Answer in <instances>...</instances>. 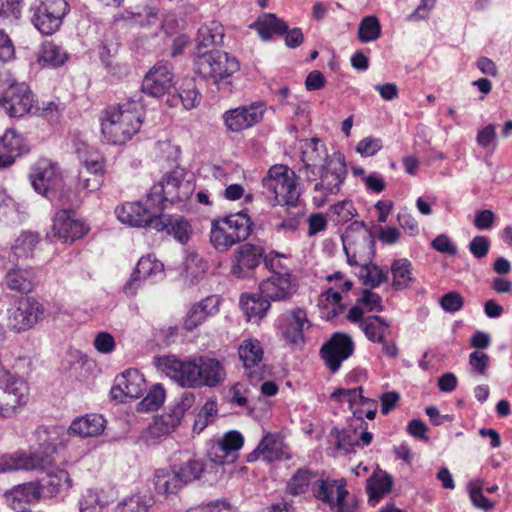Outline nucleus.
Wrapping results in <instances>:
<instances>
[{
	"label": "nucleus",
	"mask_w": 512,
	"mask_h": 512,
	"mask_svg": "<svg viewBox=\"0 0 512 512\" xmlns=\"http://www.w3.org/2000/svg\"><path fill=\"white\" fill-rule=\"evenodd\" d=\"M302 165L299 176L313 184L312 201L317 208L326 205L330 195H336L347 177L345 157L341 153L330 155L322 141L313 137L303 141L301 146Z\"/></svg>",
	"instance_id": "1"
},
{
	"label": "nucleus",
	"mask_w": 512,
	"mask_h": 512,
	"mask_svg": "<svg viewBox=\"0 0 512 512\" xmlns=\"http://www.w3.org/2000/svg\"><path fill=\"white\" fill-rule=\"evenodd\" d=\"M142 105L129 100L117 107H109L101 122V131L107 142L124 144L135 135L142 124Z\"/></svg>",
	"instance_id": "2"
},
{
	"label": "nucleus",
	"mask_w": 512,
	"mask_h": 512,
	"mask_svg": "<svg viewBox=\"0 0 512 512\" xmlns=\"http://www.w3.org/2000/svg\"><path fill=\"white\" fill-rule=\"evenodd\" d=\"M39 445V452L31 454L13 453L0 456V473L19 470L44 469L52 462L51 455L56 451L54 438L47 427H39L35 431Z\"/></svg>",
	"instance_id": "3"
},
{
	"label": "nucleus",
	"mask_w": 512,
	"mask_h": 512,
	"mask_svg": "<svg viewBox=\"0 0 512 512\" xmlns=\"http://www.w3.org/2000/svg\"><path fill=\"white\" fill-rule=\"evenodd\" d=\"M252 224L244 211L214 219L211 221L210 243L218 252H226L250 236Z\"/></svg>",
	"instance_id": "4"
},
{
	"label": "nucleus",
	"mask_w": 512,
	"mask_h": 512,
	"mask_svg": "<svg viewBox=\"0 0 512 512\" xmlns=\"http://www.w3.org/2000/svg\"><path fill=\"white\" fill-rule=\"evenodd\" d=\"M194 190V183L185 178L183 170H174L164 175L160 182L152 186L147 194V202H151L158 210H164L168 204L188 200Z\"/></svg>",
	"instance_id": "5"
},
{
	"label": "nucleus",
	"mask_w": 512,
	"mask_h": 512,
	"mask_svg": "<svg viewBox=\"0 0 512 512\" xmlns=\"http://www.w3.org/2000/svg\"><path fill=\"white\" fill-rule=\"evenodd\" d=\"M347 262L351 266H367L375 255V239L363 222L354 221L341 236Z\"/></svg>",
	"instance_id": "6"
},
{
	"label": "nucleus",
	"mask_w": 512,
	"mask_h": 512,
	"mask_svg": "<svg viewBox=\"0 0 512 512\" xmlns=\"http://www.w3.org/2000/svg\"><path fill=\"white\" fill-rule=\"evenodd\" d=\"M194 66L196 73L218 86L230 85L232 75L240 69L234 56L218 50L199 54L194 60Z\"/></svg>",
	"instance_id": "7"
},
{
	"label": "nucleus",
	"mask_w": 512,
	"mask_h": 512,
	"mask_svg": "<svg viewBox=\"0 0 512 512\" xmlns=\"http://www.w3.org/2000/svg\"><path fill=\"white\" fill-rule=\"evenodd\" d=\"M302 179L286 165L272 166L263 178V187L270 191L278 203L294 207L298 203L301 189L298 180Z\"/></svg>",
	"instance_id": "8"
},
{
	"label": "nucleus",
	"mask_w": 512,
	"mask_h": 512,
	"mask_svg": "<svg viewBox=\"0 0 512 512\" xmlns=\"http://www.w3.org/2000/svg\"><path fill=\"white\" fill-rule=\"evenodd\" d=\"M34 94L25 83L14 81L8 74L0 75V106L10 117H22L34 106Z\"/></svg>",
	"instance_id": "9"
},
{
	"label": "nucleus",
	"mask_w": 512,
	"mask_h": 512,
	"mask_svg": "<svg viewBox=\"0 0 512 512\" xmlns=\"http://www.w3.org/2000/svg\"><path fill=\"white\" fill-rule=\"evenodd\" d=\"M31 10L35 28L44 35H51L60 28L69 5L65 0H36Z\"/></svg>",
	"instance_id": "10"
},
{
	"label": "nucleus",
	"mask_w": 512,
	"mask_h": 512,
	"mask_svg": "<svg viewBox=\"0 0 512 512\" xmlns=\"http://www.w3.org/2000/svg\"><path fill=\"white\" fill-rule=\"evenodd\" d=\"M250 28L255 29L263 41H270L273 33L285 35V44L292 49L299 47L304 41V35L300 28L289 30L288 25L273 13L259 17L250 25Z\"/></svg>",
	"instance_id": "11"
},
{
	"label": "nucleus",
	"mask_w": 512,
	"mask_h": 512,
	"mask_svg": "<svg viewBox=\"0 0 512 512\" xmlns=\"http://www.w3.org/2000/svg\"><path fill=\"white\" fill-rule=\"evenodd\" d=\"M43 317V305L33 297H23L7 310V325L13 331L23 332L32 328Z\"/></svg>",
	"instance_id": "12"
},
{
	"label": "nucleus",
	"mask_w": 512,
	"mask_h": 512,
	"mask_svg": "<svg viewBox=\"0 0 512 512\" xmlns=\"http://www.w3.org/2000/svg\"><path fill=\"white\" fill-rule=\"evenodd\" d=\"M159 365L166 375L180 386L200 388L197 357L183 361L175 356H166L159 360Z\"/></svg>",
	"instance_id": "13"
},
{
	"label": "nucleus",
	"mask_w": 512,
	"mask_h": 512,
	"mask_svg": "<svg viewBox=\"0 0 512 512\" xmlns=\"http://www.w3.org/2000/svg\"><path fill=\"white\" fill-rule=\"evenodd\" d=\"M29 178L34 190L48 199L55 195L61 184V173L57 163L46 158L39 159L33 165Z\"/></svg>",
	"instance_id": "14"
},
{
	"label": "nucleus",
	"mask_w": 512,
	"mask_h": 512,
	"mask_svg": "<svg viewBox=\"0 0 512 512\" xmlns=\"http://www.w3.org/2000/svg\"><path fill=\"white\" fill-rule=\"evenodd\" d=\"M265 112V103L258 101L229 109L223 113L222 119L227 130L239 133L260 123Z\"/></svg>",
	"instance_id": "15"
},
{
	"label": "nucleus",
	"mask_w": 512,
	"mask_h": 512,
	"mask_svg": "<svg viewBox=\"0 0 512 512\" xmlns=\"http://www.w3.org/2000/svg\"><path fill=\"white\" fill-rule=\"evenodd\" d=\"M63 208L58 211L53 220L52 230L54 237L63 243H73L76 239L82 238L89 231V227L82 221L75 218V212L66 208L64 195H61Z\"/></svg>",
	"instance_id": "16"
},
{
	"label": "nucleus",
	"mask_w": 512,
	"mask_h": 512,
	"mask_svg": "<svg viewBox=\"0 0 512 512\" xmlns=\"http://www.w3.org/2000/svg\"><path fill=\"white\" fill-rule=\"evenodd\" d=\"M174 84V73L171 64L159 61L146 73L141 87L145 94L160 98L169 93Z\"/></svg>",
	"instance_id": "17"
},
{
	"label": "nucleus",
	"mask_w": 512,
	"mask_h": 512,
	"mask_svg": "<svg viewBox=\"0 0 512 512\" xmlns=\"http://www.w3.org/2000/svg\"><path fill=\"white\" fill-rule=\"evenodd\" d=\"M164 277V265L159 260L148 255L141 257L130 277L123 287V292L133 297L145 280L156 281Z\"/></svg>",
	"instance_id": "18"
},
{
	"label": "nucleus",
	"mask_w": 512,
	"mask_h": 512,
	"mask_svg": "<svg viewBox=\"0 0 512 512\" xmlns=\"http://www.w3.org/2000/svg\"><path fill=\"white\" fill-rule=\"evenodd\" d=\"M354 351L351 337L344 333H335L320 350L321 357L331 372L339 370L341 363L348 359Z\"/></svg>",
	"instance_id": "19"
},
{
	"label": "nucleus",
	"mask_w": 512,
	"mask_h": 512,
	"mask_svg": "<svg viewBox=\"0 0 512 512\" xmlns=\"http://www.w3.org/2000/svg\"><path fill=\"white\" fill-rule=\"evenodd\" d=\"M145 389L146 381L143 375L136 369H128L116 377L110 394L112 399L124 402L126 398L141 397Z\"/></svg>",
	"instance_id": "20"
},
{
	"label": "nucleus",
	"mask_w": 512,
	"mask_h": 512,
	"mask_svg": "<svg viewBox=\"0 0 512 512\" xmlns=\"http://www.w3.org/2000/svg\"><path fill=\"white\" fill-rule=\"evenodd\" d=\"M265 249L260 245L245 243L235 253L231 266V274L237 278H245L263 262Z\"/></svg>",
	"instance_id": "21"
},
{
	"label": "nucleus",
	"mask_w": 512,
	"mask_h": 512,
	"mask_svg": "<svg viewBox=\"0 0 512 512\" xmlns=\"http://www.w3.org/2000/svg\"><path fill=\"white\" fill-rule=\"evenodd\" d=\"M196 396L193 392L185 391L179 401L171 408L170 412L156 418L151 426L152 433L163 435L172 432L181 422L185 412L195 403Z\"/></svg>",
	"instance_id": "22"
},
{
	"label": "nucleus",
	"mask_w": 512,
	"mask_h": 512,
	"mask_svg": "<svg viewBox=\"0 0 512 512\" xmlns=\"http://www.w3.org/2000/svg\"><path fill=\"white\" fill-rule=\"evenodd\" d=\"M238 354L243 362L246 375L253 385H257L264 379L261 361L264 351L261 343L255 339L243 341L238 349Z\"/></svg>",
	"instance_id": "23"
},
{
	"label": "nucleus",
	"mask_w": 512,
	"mask_h": 512,
	"mask_svg": "<svg viewBox=\"0 0 512 512\" xmlns=\"http://www.w3.org/2000/svg\"><path fill=\"white\" fill-rule=\"evenodd\" d=\"M3 283L11 291L28 294L38 284L37 271L31 267L22 268L16 265L6 272Z\"/></svg>",
	"instance_id": "24"
},
{
	"label": "nucleus",
	"mask_w": 512,
	"mask_h": 512,
	"mask_svg": "<svg viewBox=\"0 0 512 512\" xmlns=\"http://www.w3.org/2000/svg\"><path fill=\"white\" fill-rule=\"evenodd\" d=\"M346 484L344 478L319 479L313 483L312 492L317 499L332 506L335 502L341 503L346 499L348 495Z\"/></svg>",
	"instance_id": "25"
},
{
	"label": "nucleus",
	"mask_w": 512,
	"mask_h": 512,
	"mask_svg": "<svg viewBox=\"0 0 512 512\" xmlns=\"http://www.w3.org/2000/svg\"><path fill=\"white\" fill-rule=\"evenodd\" d=\"M281 321L283 324V334L288 341L293 344L303 342L305 327H310L304 309L295 308L285 312L281 317Z\"/></svg>",
	"instance_id": "26"
},
{
	"label": "nucleus",
	"mask_w": 512,
	"mask_h": 512,
	"mask_svg": "<svg viewBox=\"0 0 512 512\" xmlns=\"http://www.w3.org/2000/svg\"><path fill=\"white\" fill-rule=\"evenodd\" d=\"M260 292L269 301H284L296 291L292 276H269L260 283Z\"/></svg>",
	"instance_id": "27"
},
{
	"label": "nucleus",
	"mask_w": 512,
	"mask_h": 512,
	"mask_svg": "<svg viewBox=\"0 0 512 512\" xmlns=\"http://www.w3.org/2000/svg\"><path fill=\"white\" fill-rule=\"evenodd\" d=\"M220 300L217 296H208L205 299L194 304L188 311L183 321V327L186 331H193L201 325L208 317L215 315L219 311Z\"/></svg>",
	"instance_id": "28"
},
{
	"label": "nucleus",
	"mask_w": 512,
	"mask_h": 512,
	"mask_svg": "<svg viewBox=\"0 0 512 512\" xmlns=\"http://www.w3.org/2000/svg\"><path fill=\"white\" fill-rule=\"evenodd\" d=\"M28 152L24 138L15 130L8 129L0 137V168L10 166L17 157Z\"/></svg>",
	"instance_id": "29"
},
{
	"label": "nucleus",
	"mask_w": 512,
	"mask_h": 512,
	"mask_svg": "<svg viewBox=\"0 0 512 512\" xmlns=\"http://www.w3.org/2000/svg\"><path fill=\"white\" fill-rule=\"evenodd\" d=\"M197 362L200 374V388H215L224 383L226 371L219 360L207 356H198Z\"/></svg>",
	"instance_id": "30"
},
{
	"label": "nucleus",
	"mask_w": 512,
	"mask_h": 512,
	"mask_svg": "<svg viewBox=\"0 0 512 512\" xmlns=\"http://www.w3.org/2000/svg\"><path fill=\"white\" fill-rule=\"evenodd\" d=\"M152 208L151 202L147 201L145 203H125L116 208V215L122 223L135 227H146Z\"/></svg>",
	"instance_id": "31"
},
{
	"label": "nucleus",
	"mask_w": 512,
	"mask_h": 512,
	"mask_svg": "<svg viewBox=\"0 0 512 512\" xmlns=\"http://www.w3.org/2000/svg\"><path fill=\"white\" fill-rule=\"evenodd\" d=\"M244 438L238 431L226 433L218 443L212 460L218 464L233 463L238 450L243 446Z\"/></svg>",
	"instance_id": "32"
},
{
	"label": "nucleus",
	"mask_w": 512,
	"mask_h": 512,
	"mask_svg": "<svg viewBox=\"0 0 512 512\" xmlns=\"http://www.w3.org/2000/svg\"><path fill=\"white\" fill-rule=\"evenodd\" d=\"M9 502L31 504L40 501L43 496V487L38 481H31L18 484L5 493Z\"/></svg>",
	"instance_id": "33"
},
{
	"label": "nucleus",
	"mask_w": 512,
	"mask_h": 512,
	"mask_svg": "<svg viewBox=\"0 0 512 512\" xmlns=\"http://www.w3.org/2000/svg\"><path fill=\"white\" fill-rule=\"evenodd\" d=\"M41 486L44 498H53L68 492L72 487V479L66 470L55 469L48 473Z\"/></svg>",
	"instance_id": "34"
},
{
	"label": "nucleus",
	"mask_w": 512,
	"mask_h": 512,
	"mask_svg": "<svg viewBox=\"0 0 512 512\" xmlns=\"http://www.w3.org/2000/svg\"><path fill=\"white\" fill-rule=\"evenodd\" d=\"M154 486L158 494L170 495L178 493L184 486L183 480L172 466L168 469H157L154 474Z\"/></svg>",
	"instance_id": "35"
},
{
	"label": "nucleus",
	"mask_w": 512,
	"mask_h": 512,
	"mask_svg": "<svg viewBox=\"0 0 512 512\" xmlns=\"http://www.w3.org/2000/svg\"><path fill=\"white\" fill-rule=\"evenodd\" d=\"M104 423L101 415L87 414L75 419L69 427V432L84 438L98 436L104 430Z\"/></svg>",
	"instance_id": "36"
},
{
	"label": "nucleus",
	"mask_w": 512,
	"mask_h": 512,
	"mask_svg": "<svg viewBox=\"0 0 512 512\" xmlns=\"http://www.w3.org/2000/svg\"><path fill=\"white\" fill-rule=\"evenodd\" d=\"M240 305L248 321L258 322L270 308V301L263 297L261 292L260 294H242Z\"/></svg>",
	"instance_id": "37"
},
{
	"label": "nucleus",
	"mask_w": 512,
	"mask_h": 512,
	"mask_svg": "<svg viewBox=\"0 0 512 512\" xmlns=\"http://www.w3.org/2000/svg\"><path fill=\"white\" fill-rule=\"evenodd\" d=\"M392 478L382 470H376L367 480L366 490L369 496V503L374 506L379 500L391 491Z\"/></svg>",
	"instance_id": "38"
},
{
	"label": "nucleus",
	"mask_w": 512,
	"mask_h": 512,
	"mask_svg": "<svg viewBox=\"0 0 512 512\" xmlns=\"http://www.w3.org/2000/svg\"><path fill=\"white\" fill-rule=\"evenodd\" d=\"M39 240L40 236L38 233L30 231L22 232L11 248L9 260L11 262H18L19 260L31 257Z\"/></svg>",
	"instance_id": "39"
},
{
	"label": "nucleus",
	"mask_w": 512,
	"mask_h": 512,
	"mask_svg": "<svg viewBox=\"0 0 512 512\" xmlns=\"http://www.w3.org/2000/svg\"><path fill=\"white\" fill-rule=\"evenodd\" d=\"M180 460L181 462L179 464H173V467L185 485L201 477L205 470V463L202 459L184 454Z\"/></svg>",
	"instance_id": "40"
},
{
	"label": "nucleus",
	"mask_w": 512,
	"mask_h": 512,
	"mask_svg": "<svg viewBox=\"0 0 512 512\" xmlns=\"http://www.w3.org/2000/svg\"><path fill=\"white\" fill-rule=\"evenodd\" d=\"M263 446V459L267 462L289 459L283 437L279 433H267L261 440Z\"/></svg>",
	"instance_id": "41"
},
{
	"label": "nucleus",
	"mask_w": 512,
	"mask_h": 512,
	"mask_svg": "<svg viewBox=\"0 0 512 512\" xmlns=\"http://www.w3.org/2000/svg\"><path fill=\"white\" fill-rule=\"evenodd\" d=\"M389 324L380 316L374 315L366 317L361 321V329L366 337L375 343L383 342Z\"/></svg>",
	"instance_id": "42"
},
{
	"label": "nucleus",
	"mask_w": 512,
	"mask_h": 512,
	"mask_svg": "<svg viewBox=\"0 0 512 512\" xmlns=\"http://www.w3.org/2000/svg\"><path fill=\"white\" fill-rule=\"evenodd\" d=\"M391 272L393 275V287L402 290L413 282L412 264L407 259H397L392 263Z\"/></svg>",
	"instance_id": "43"
},
{
	"label": "nucleus",
	"mask_w": 512,
	"mask_h": 512,
	"mask_svg": "<svg viewBox=\"0 0 512 512\" xmlns=\"http://www.w3.org/2000/svg\"><path fill=\"white\" fill-rule=\"evenodd\" d=\"M155 501L148 494H134L117 505V512H149Z\"/></svg>",
	"instance_id": "44"
},
{
	"label": "nucleus",
	"mask_w": 512,
	"mask_h": 512,
	"mask_svg": "<svg viewBox=\"0 0 512 512\" xmlns=\"http://www.w3.org/2000/svg\"><path fill=\"white\" fill-rule=\"evenodd\" d=\"M66 51L53 41H46L41 46L39 62L53 67L61 66L67 60Z\"/></svg>",
	"instance_id": "45"
},
{
	"label": "nucleus",
	"mask_w": 512,
	"mask_h": 512,
	"mask_svg": "<svg viewBox=\"0 0 512 512\" xmlns=\"http://www.w3.org/2000/svg\"><path fill=\"white\" fill-rule=\"evenodd\" d=\"M223 29L220 24L212 22L211 25H204L197 33L198 48H208L219 45L223 41Z\"/></svg>",
	"instance_id": "46"
},
{
	"label": "nucleus",
	"mask_w": 512,
	"mask_h": 512,
	"mask_svg": "<svg viewBox=\"0 0 512 512\" xmlns=\"http://www.w3.org/2000/svg\"><path fill=\"white\" fill-rule=\"evenodd\" d=\"M316 474L309 469L300 468L291 477L287 489L292 495L304 494L308 487L315 482Z\"/></svg>",
	"instance_id": "47"
},
{
	"label": "nucleus",
	"mask_w": 512,
	"mask_h": 512,
	"mask_svg": "<svg viewBox=\"0 0 512 512\" xmlns=\"http://www.w3.org/2000/svg\"><path fill=\"white\" fill-rule=\"evenodd\" d=\"M381 35V25L376 16L364 17L358 27V38L362 43L377 40Z\"/></svg>",
	"instance_id": "48"
},
{
	"label": "nucleus",
	"mask_w": 512,
	"mask_h": 512,
	"mask_svg": "<svg viewBox=\"0 0 512 512\" xmlns=\"http://www.w3.org/2000/svg\"><path fill=\"white\" fill-rule=\"evenodd\" d=\"M77 153L87 174L92 176L97 174L104 175V158L99 152H82L80 148H77Z\"/></svg>",
	"instance_id": "49"
},
{
	"label": "nucleus",
	"mask_w": 512,
	"mask_h": 512,
	"mask_svg": "<svg viewBox=\"0 0 512 512\" xmlns=\"http://www.w3.org/2000/svg\"><path fill=\"white\" fill-rule=\"evenodd\" d=\"M165 390L160 384H155L146 397L138 404L137 410L148 412L157 410L164 402Z\"/></svg>",
	"instance_id": "50"
},
{
	"label": "nucleus",
	"mask_w": 512,
	"mask_h": 512,
	"mask_svg": "<svg viewBox=\"0 0 512 512\" xmlns=\"http://www.w3.org/2000/svg\"><path fill=\"white\" fill-rule=\"evenodd\" d=\"M168 235H172L181 244H186L192 235V227L184 217L172 216Z\"/></svg>",
	"instance_id": "51"
},
{
	"label": "nucleus",
	"mask_w": 512,
	"mask_h": 512,
	"mask_svg": "<svg viewBox=\"0 0 512 512\" xmlns=\"http://www.w3.org/2000/svg\"><path fill=\"white\" fill-rule=\"evenodd\" d=\"M185 109L195 108L201 101V93L193 80L186 81L178 93Z\"/></svg>",
	"instance_id": "52"
},
{
	"label": "nucleus",
	"mask_w": 512,
	"mask_h": 512,
	"mask_svg": "<svg viewBox=\"0 0 512 512\" xmlns=\"http://www.w3.org/2000/svg\"><path fill=\"white\" fill-rule=\"evenodd\" d=\"M355 209L351 201H341L330 209V218L336 225H342L350 221L355 215Z\"/></svg>",
	"instance_id": "53"
},
{
	"label": "nucleus",
	"mask_w": 512,
	"mask_h": 512,
	"mask_svg": "<svg viewBox=\"0 0 512 512\" xmlns=\"http://www.w3.org/2000/svg\"><path fill=\"white\" fill-rule=\"evenodd\" d=\"M359 268L360 271L358 273V277L363 280L365 285L377 287L387 280V275L378 266H371L370 264Z\"/></svg>",
	"instance_id": "54"
},
{
	"label": "nucleus",
	"mask_w": 512,
	"mask_h": 512,
	"mask_svg": "<svg viewBox=\"0 0 512 512\" xmlns=\"http://www.w3.org/2000/svg\"><path fill=\"white\" fill-rule=\"evenodd\" d=\"M79 505L80 512H101L106 502L101 499L98 491L87 489L82 495Z\"/></svg>",
	"instance_id": "55"
},
{
	"label": "nucleus",
	"mask_w": 512,
	"mask_h": 512,
	"mask_svg": "<svg viewBox=\"0 0 512 512\" xmlns=\"http://www.w3.org/2000/svg\"><path fill=\"white\" fill-rule=\"evenodd\" d=\"M469 496L472 503L481 509L489 510L494 507V504L486 498L482 493V481L479 479L472 480L468 484Z\"/></svg>",
	"instance_id": "56"
},
{
	"label": "nucleus",
	"mask_w": 512,
	"mask_h": 512,
	"mask_svg": "<svg viewBox=\"0 0 512 512\" xmlns=\"http://www.w3.org/2000/svg\"><path fill=\"white\" fill-rule=\"evenodd\" d=\"M161 211L162 210H158L155 206H153L150 212V219L147 222L146 227H150L157 232L165 231L168 234L170 220L172 216L164 214L157 215V213Z\"/></svg>",
	"instance_id": "57"
},
{
	"label": "nucleus",
	"mask_w": 512,
	"mask_h": 512,
	"mask_svg": "<svg viewBox=\"0 0 512 512\" xmlns=\"http://www.w3.org/2000/svg\"><path fill=\"white\" fill-rule=\"evenodd\" d=\"M463 304V297L460 295V293L456 291H451L444 294L440 300V305L442 309L449 313L459 311L463 307Z\"/></svg>",
	"instance_id": "58"
},
{
	"label": "nucleus",
	"mask_w": 512,
	"mask_h": 512,
	"mask_svg": "<svg viewBox=\"0 0 512 512\" xmlns=\"http://www.w3.org/2000/svg\"><path fill=\"white\" fill-rule=\"evenodd\" d=\"M263 262L271 273L270 276H291L288 267L282 263L279 255H264Z\"/></svg>",
	"instance_id": "59"
},
{
	"label": "nucleus",
	"mask_w": 512,
	"mask_h": 512,
	"mask_svg": "<svg viewBox=\"0 0 512 512\" xmlns=\"http://www.w3.org/2000/svg\"><path fill=\"white\" fill-rule=\"evenodd\" d=\"M382 148V141L379 138L366 137L360 140L356 146V151L363 157L375 155Z\"/></svg>",
	"instance_id": "60"
},
{
	"label": "nucleus",
	"mask_w": 512,
	"mask_h": 512,
	"mask_svg": "<svg viewBox=\"0 0 512 512\" xmlns=\"http://www.w3.org/2000/svg\"><path fill=\"white\" fill-rule=\"evenodd\" d=\"M363 389L362 387H357L353 389H337L332 393L333 398H339L343 396L350 404H354L359 402L361 405H366V402H369V398H366L362 395Z\"/></svg>",
	"instance_id": "61"
},
{
	"label": "nucleus",
	"mask_w": 512,
	"mask_h": 512,
	"mask_svg": "<svg viewBox=\"0 0 512 512\" xmlns=\"http://www.w3.org/2000/svg\"><path fill=\"white\" fill-rule=\"evenodd\" d=\"M95 349L102 354H110L115 349L114 337L108 332H99L94 339Z\"/></svg>",
	"instance_id": "62"
},
{
	"label": "nucleus",
	"mask_w": 512,
	"mask_h": 512,
	"mask_svg": "<svg viewBox=\"0 0 512 512\" xmlns=\"http://www.w3.org/2000/svg\"><path fill=\"white\" fill-rule=\"evenodd\" d=\"M188 512H236L235 508L227 500H215Z\"/></svg>",
	"instance_id": "63"
},
{
	"label": "nucleus",
	"mask_w": 512,
	"mask_h": 512,
	"mask_svg": "<svg viewBox=\"0 0 512 512\" xmlns=\"http://www.w3.org/2000/svg\"><path fill=\"white\" fill-rule=\"evenodd\" d=\"M490 243L485 236H475L469 243V250L475 258L485 257L489 251Z\"/></svg>",
	"instance_id": "64"
}]
</instances>
